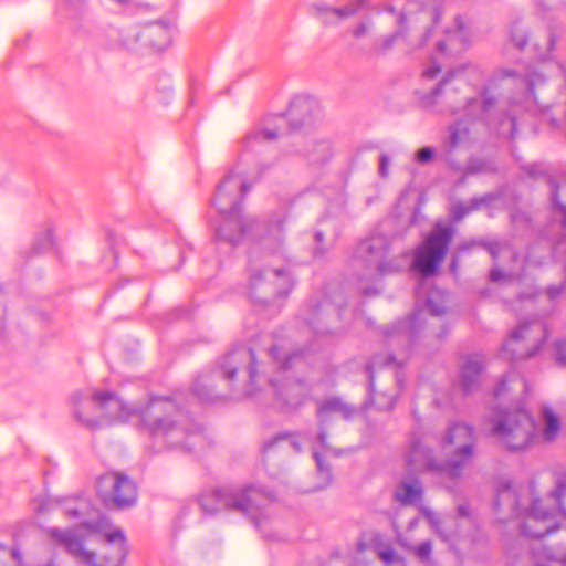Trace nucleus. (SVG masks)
Listing matches in <instances>:
<instances>
[{
    "label": "nucleus",
    "mask_w": 566,
    "mask_h": 566,
    "mask_svg": "<svg viewBox=\"0 0 566 566\" xmlns=\"http://www.w3.org/2000/svg\"><path fill=\"white\" fill-rule=\"evenodd\" d=\"M564 290H565V284L551 285L546 290L547 297L551 301H554L563 293Z\"/></svg>",
    "instance_id": "obj_48"
},
{
    "label": "nucleus",
    "mask_w": 566,
    "mask_h": 566,
    "mask_svg": "<svg viewBox=\"0 0 566 566\" xmlns=\"http://www.w3.org/2000/svg\"><path fill=\"white\" fill-rule=\"evenodd\" d=\"M270 500L268 493L253 485L222 486L200 497L202 511L216 514L222 510L254 517L255 513Z\"/></svg>",
    "instance_id": "obj_10"
},
{
    "label": "nucleus",
    "mask_w": 566,
    "mask_h": 566,
    "mask_svg": "<svg viewBox=\"0 0 566 566\" xmlns=\"http://www.w3.org/2000/svg\"><path fill=\"white\" fill-rule=\"evenodd\" d=\"M283 251V221L270 222L250 249L249 296L253 302L268 304L286 296L293 287L290 273L274 266L270 260H280Z\"/></svg>",
    "instance_id": "obj_3"
},
{
    "label": "nucleus",
    "mask_w": 566,
    "mask_h": 566,
    "mask_svg": "<svg viewBox=\"0 0 566 566\" xmlns=\"http://www.w3.org/2000/svg\"><path fill=\"white\" fill-rule=\"evenodd\" d=\"M422 493V484L418 479L403 480L397 486L395 497L405 505H412L421 500Z\"/></svg>",
    "instance_id": "obj_27"
},
{
    "label": "nucleus",
    "mask_w": 566,
    "mask_h": 566,
    "mask_svg": "<svg viewBox=\"0 0 566 566\" xmlns=\"http://www.w3.org/2000/svg\"><path fill=\"white\" fill-rule=\"evenodd\" d=\"M543 418L545 422L543 438L546 441H552L557 437L559 432V421L549 408L543 409Z\"/></svg>",
    "instance_id": "obj_33"
},
{
    "label": "nucleus",
    "mask_w": 566,
    "mask_h": 566,
    "mask_svg": "<svg viewBox=\"0 0 566 566\" xmlns=\"http://www.w3.org/2000/svg\"><path fill=\"white\" fill-rule=\"evenodd\" d=\"M123 44L136 53L165 51L171 44V25L155 21L134 28L124 35Z\"/></svg>",
    "instance_id": "obj_16"
},
{
    "label": "nucleus",
    "mask_w": 566,
    "mask_h": 566,
    "mask_svg": "<svg viewBox=\"0 0 566 566\" xmlns=\"http://www.w3.org/2000/svg\"><path fill=\"white\" fill-rule=\"evenodd\" d=\"M532 503L530 507L522 509L521 500L509 482L503 483L496 493L495 510L506 513L507 517L522 516L521 532L530 537L541 538L556 528L555 518L564 515L562 500L566 495V471L555 474V488L543 501L536 496L534 486L530 488Z\"/></svg>",
    "instance_id": "obj_5"
},
{
    "label": "nucleus",
    "mask_w": 566,
    "mask_h": 566,
    "mask_svg": "<svg viewBox=\"0 0 566 566\" xmlns=\"http://www.w3.org/2000/svg\"><path fill=\"white\" fill-rule=\"evenodd\" d=\"M96 492L108 509L123 510L137 501V488L133 480L119 472H108L96 481Z\"/></svg>",
    "instance_id": "obj_17"
},
{
    "label": "nucleus",
    "mask_w": 566,
    "mask_h": 566,
    "mask_svg": "<svg viewBox=\"0 0 566 566\" xmlns=\"http://www.w3.org/2000/svg\"><path fill=\"white\" fill-rule=\"evenodd\" d=\"M488 426L489 434L511 451L527 448L536 432L533 417L522 408L496 410L489 419Z\"/></svg>",
    "instance_id": "obj_11"
},
{
    "label": "nucleus",
    "mask_w": 566,
    "mask_h": 566,
    "mask_svg": "<svg viewBox=\"0 0 566 566\" xmlns=\"http://www.w3.org/2000/svg\"><path fill=\"white\" fill-rule=\"evenodd\" d=\"M434 149L431 146H424L415 154V161L420 165H426L433 159Z\"/></svg>",
    "instance_id": "obj_41"
},
{
    "label": "nucleus",
    "mask_w": 566,
    "mask_h": 566,
    "mask_svg": "<svg viewBox=\"0 0 566 566\" xmlns=\"http://www.w3.org/2000/svg\"><path fill=\"white\" fill-rule=\"evenodd\" d=\"M417 306L410 317L397 326V334L402 338H413L426 323V314L439 317L447 312V293L440 289H431L428 292L419 286L416 291Z\"/></svg>",
    "instance_id": "obj_13"
},
{
    "label": "nucleus",
    "mask_w": 566,
    "mask_h": 566,
    "mask_svg": "<svg viewBox=\"0 0 566 566\" xmlns=\"http://www.w3.org/2000/svg\"><path fill=\"white\" fill-rule=\"evenodd\" d=\"M469 130L461 122L450 126L449 145L450 148H457L463 140L468 138Z\"/></svg>",
    "instance_id": "obj_34"
},
{
    "label": "nucleus",
    "mask_w": 566,
    "mask_h": 566,
    "mask_svg": "<svg viewBox=\"0 0 566 566\" xmlns=\"http://www.w3.org/2000/svg\"><path fill=\"white\" fill-rule=\"evenodd\" d=\"M536 566H566V554L553 552L551 548H544L535 553Z\"/></svg>",
    "instance_id": "obj_32"
},
{
    "label": "nucleus",
    "mask_w": 566,
    "mask_h": 566,
    "mask_svg": "<svg viewBox=\"0 0 566 566\" xmlns=\"http://www.w3.org/2000/svg\"><path fill=\"white\" fill-rule=\"evenodd\" d=\"M273 126L258 128L247 135L243 142L244 151H258L263 143L272 142L281 134L279 132L280 124L285 123L287 120L286 117L283 115H277L273 117Z\"/></svg>",
    "instance_id": "obj_24"
},
{
    "label": "nucleus",
    "mask_w": 566,
    "mask_h": 566,
    "mask_svg": "<svg viewBox=\"0 0 566 566\" xmlns=\"http://www.w3.org/2000/svg\"><path fill=\"white\" fill-rule=\"evenodd\" d=\"M510 275H506L502 270L494 268L490 273V280L492 282H500L504 280L505 277H509Z\"/></svg>",
    "instance_id": "obj_51"
},
{
    "label": "nucleus",
    "mask_w": 566,
    "mask_h": 566,
    "mask_svg": "<svg viewBox=\"0 0 566 566\" xmlns=\"http://www.w3.org/2000/svg\"><path fill=\"white\" fill-rule=\"evenodd\" d=\"M471 43V31L461 17L453 20L452 25L444 29L441 36L437 38L433 28L428 29L421 36L416 48H427L430 52L451 57L464 52Z\"/></svg>",
    "instance_id": "obj_12"
},
{
    "label": "nucleus",
    "mask_w": 566,
    "mask_h": 566,
    "mask_svg": "<svg viewBox=\"0 0 566 566\" xmlns=\"http://www.w3.org/2000/svg\"><path fill=\"white\" fill-rule=\"evenodd\" d=\"M84 412L87 415V416H91V417H96V418H101L99 415H101V410H98V408H85L84 407Z\"/></svg>",
    "instance_id": "obj_55"
},
{
    "label": "nucleus",
    "mask_w": 566,
    "mask_h": 566,
    "mask_svg": "<svg viewBox=\"0 0 566 566\" xmlns=\"http://www.w3.org/2000/svg\"><path fill=\"white\" fill-rule=\"evenodd\" d=\"M319 112L318 103L308 96H296L290 104L286 116L294 129L310 123Z\"/></svg>",
    "instance_id": "obj_22"
},
{
    "label": "nucleus",
    "mask_w": 566,
    "mask_h": 566,
    "mask_svg": "<svg viewBox=\"0 0 566 566\" xmlns=\"http://www.w3.org/2000/svg\"><path fill=\"white\" fill-rule=\"evenodd\" d=\"M453 237L450 227H436L415 253L413 269L423 277L433 275L444 259Z\"/></svg>",
    "instance_id": "obj_15"
},
{
    "label": "nucleus",
    "mask_w": 566,
    "mask_h": 566,
    "mask_svg": "<svg viewBox=\"0 0 566 566\" xmlns=\"http://www.w3.org/2000/svg\"><path fill=\"white\" fill-rule=\"evenodd\" d=\"M363 293L365 295H374V294H377V289L376 287H366V289H361Z\"/></svg>",
    "instance_id": "obj_57"
},
{
    "label": "nucleus",
    "mask_w": 566,
    "mask_h": 566,
    "mask_svg": "<svg viewBox=\"0 0 566 566\" xmlns=\"http://www.w3.org/2000/svg\"><path fill=\"white\" fill-rule=\"evenodd\" d=\"M530 177H538L544 172L542 165L531 164L523 168Z\"/></svg>",
    "instance_id": "obj_49"
},
{
    "label": "nucleus",
    "mask_w": 566,
    "mask_h": 566,
    "mask_svg": "<svg viewBox=\"0 0 566 566\" xmlns=\"http://www.w3.org/2000/svg\"><path fill=\"white\" fill-rule=\"evenodd\" d=\"M555 41H556L555 36L551 33L548 35L547 41H546V49H547V51H551L554 48Z\"/></svg>",
    "instance_id": "obj_56"
},
{
    "label": "nucleus",
    "mask_w": 566,
    "mask_h": 566,
    "mask_svg": "<svg viewBox=\"0 0 566 566\" xmlns=\"http://www.w3.org/2000/svg\"><path fill=\"white\" fill-rule=\"evenodd\" d=\"M333 155V147L329 140H308L304 150V156L311 164H324Z\"/></svg>",
    "instance_id": "obj_28"
},
{
    "label": "nucleus",
    "mask_w": 566,
    "mask_h": 566,
    "mask_svg": "<svg viewBox=\"0 0 566 566\" xmlns=\"http://www.w3.org/2000/svg\"><path fill=\"white\" fill-rule=\"evenodd\" d=\"M252 392L253 391L251 389L247 390V395H252Z\"/></svg>",
    "instance_id": "obj_63"
},
{
    "label": "nucleus",
    "mask_w": 566,
    "mask_h": 566,
    "mask_svg": "<svg viewBox=\"0 0 566 566\" xmlns=\"http://www.w3.org/2000/svg\"><path fill=\"white\" fill-rule=\"evenodd\" d=\"M374 27L371 20L360 21L355 28L352 29V34L355 39H361L367 35Z\"/></svg>",
    "instance_id": "obj_42"
},
{
    "label": "nucleus",
    "mask_w": 566,
    "mask_h": 566,
    "mask_svg": "<svg viewBox=\"0 0 566 566\" xmlns=\"http://www.w3.org/2000/svg\"><path fill=\"white\" fill-rule=\"evenodd\" d=\"M328 224L327 220L321 221V228L317 229L314 233V240H315V250L314 253L316 255L323 254L326 250H328L335 242L338 231L334 230L329 233L326 226Z\"/></svg>",
    "instance_id": "obj_29"
},
{
    "label": "nucleus",
    "mask_w": 566,
    "mask_h": 566,
    "mask_svg": "<svg viewBox=\"0 0 566 566\" xmlns=\"http://www.w3.org/2000/svg\"><path fill=\"white\" fill-rule=\"evenodd\" d=\"M482 370L483 360L479 355L468 356L462 359L458 384L463 394H471L479 388Z\"/></svg>",
    "instance_id": "obj_23"
},
{
    "label": "nucleus",
    "mask_w": 566,
    "mask_h": 566,
    "mask_svg": "<svg viewBox=\"0 0 566 566\" xmlns=\"http://www.w3.org/2000/svg\"><path fill=\"white\" fill-rule=\"evenodd\" d=\"M53 244V234L51 230H46L42 233V235L35 242L36 251H44L52 247Z\"/></svg>",
    "instance_id": "obj_43"
},
{
    "label": "nucleus",
    "mask_w": 566,
    "mask_h": 566,
    "mask_svg": "<svg viewBox=\"0 0 566 566\" xmlns=\"http://www.w3.org/2000/svg\"><path fill=\"white\" fill-rule=\"evenodd\" d=\"M345 296L342 290L328 294L322 302L311 304L304 316L305 323L317 334L333 332L332 317L340 318L345 308Z\"/></svg>",
    "instance_id": "obj_19"
},
{
    "label": "nucleus",
    "mask_w": 566,
    "mask_h": 566,
    "mask_svg": "<svg viewBox=\"0 0 566 566\" xmlns=\"http://www.w3.org/2000/svg\"><path fill=\"white\" fill-rule=\"evenodd\" d=\"M250 186L241 172L230 171L218 185L212 206L216 207L220 222L216 227V239L231 245L238 244L252 222L241 213V199Z\"/></svg>",
    "instance_id": "obj_6"
},
{
    "label": "nucleus",
    "mask_w": 566,
    "mask_h": 566,
    "mask_svg": "<svg viewBox=\"0 0 566 566\" xmlns=\"http://www.w3.org/2000/svg\"><path fill=\"white\" fill-rule=\"evenodd\" d=\"M378 556L385 563V566H406L405 560L392 548L379 551Z\"/></svg>",
    "instance_id": "obj_39"
},
{
    "label": "nucleus",
    "mask_w": 566,
    "mask_h": 566,
    "mask_svg": "<svg viewBox=\"0 0 566 566\" xmlns=\"http://www.w3.org/2000/svg\"><path fill=\"white\" fill-rule=\"evenodd\" d=\"M317 442L321 444V447L323 449H327V444H326V433L324 430H321L318 436H317Z\"/></svg>",
    "instance_id": "obj_54"
},
{
    "label": "nucleus",
    "mask_w": 566,
    "mask_h": 566,
    "mask_svg": "<svg viewBox=\"0 0 566 566\" xmlns=\"http://www.w3.org/2000/svg\"><path fill=\"white\" fill-rule=\"evenodd\" d=\"M440 71H441V67L434 61H432L422 71V77L426 78V80H433V78H436L438 76Z\"/></svg>",
    "instance_id": "obj_45"
},
{
    "label": "nucleus",
    "mask_w": 566,
    "mask_h": 566,
    "mask_svg": "<svg viewBox=\"0 0 566 566\" xmlns=\"http://www.w3.org/2000/svg\"><path fill=\"white\" fill-rule=\"evenodd\" d=\"M458 513H459L460 516H467L469 514L468 507L464 506V505H460L458 507Z\"/></svg>",
    "instance_id": "obj_58"
},
{
    "label": "nucleus",
    "mask_w": 566,
    "mask_h": 566,
    "mask_svg": "<svg viewBox=\"0 0 566 566\" xmlns=\"http://www.w3.org/2000/svg\"><path fill=\"white\" fill-rule=\"evenodd\" d=\"M548 120H549V123H551L552 125H555V123H556L555 118H551V117H549V118H548Z\"/></svg>",
    "instance_id": "obj_60"
},
{
    "label": "nucleus",
    "mask_w": 566,
    "mask_h": 566,
    "mask_svg": "<svg viewBox=\"0 0 566 566\" xmlns=\"http://www.w3.org/2000/svg\"><path fill=\"white\" fill-rule=\"evenodd\" d=\"M244 371L252 386L258 376L254 350L250 347H238L229 352L220 361L219 368L214 373L200 375L193 382L192 394L202 402L214 401L223 396L214 392L216 375L232 384L238 373Z\"/></svg>",
    "instance_id": "obj_9"
},
{
    "label": "nucleus",
    "mask_w": 566,
    "mask_h": 566,
    "mask_svg": "<svg viewBox=\"0 0 566 566\" xmlns=\"http://www.w3.org/2000/svg\"><path fill=\"white\" fill-rule=\"evenodd\" d=\"M436 403H437L438 406H441V405H442V402H441L438 398L436 399Z\"/></svg>",
    "instance_id": "obj_62"
},
{
    "label": "nucleus",
    "mask_w": 566,
    "mask_h": 566,
    "mask_svg": "<svg viewBox=\"0 0 566 566\" xmlns=\"http://www.w3.org/2000/svg\"><path fill=\"white\" fill-rule=\"evenodd\" d=\"M565 249H566V239H563V240H560V241L556 244V247H555V249H554V253H555V255H559V254H560Z\"/></svg>",
    "instance_id": "obj_53"
},
{
    "label": "nucleus",
    "mask_w": 566,
    "mask_h": 566,
    "mask_svg": "<svg viewBox=\"0 0 566 566\" xmlns=\"http://www.w3.org/2000/svg\"><path fill=\"white\" fill-rule=\"evenodd\" d=\"M428 518L430 523L433 525L434 531L439 533L444 541H450V537L440 528L438 517L433 514H429Z\"/></svg>",
    "instance_id": "obj_50"
},
{
    "label": "nucleus",
    "mask_w": 566,
    "mask_h": 566,
    "mask_svg": "<svg viewBox=\"0 0 566 566\" xmlns=\"http://www.w3.org/2000/svg\"><path fill=\"white\" fill-rule=\"evenodd\" d=\"M88 506V503L81 499L72 504H66L65 514L67 517H80L87 514Z\"/></svg>",
    "instance_id": "obj_38"
},
{
    "label": "nucleus",
    "mask_w": 566,
    "mask_h": 566,
    "mask_svg": "<svg viewBox=\"0 0 566 566\" xmlns=\"http://www.w3.org/2000/svg\"><path fill=\"white\" fill-rule=\"evenodd\" d=\"M368 3L369 0H348L345 4L333 7L324 1H315L308 4L307 12L324 27H333L365 10Z\"/></svg>",
    "instance_id": "obj_20"
},
{
    "label": "nucleus",
    "mask_w": 566,
    "mask_h": 566,
    "mask_svg": "<svg viewBox=\"0 0 566 566\" xmlns=\"http://www.w3.org/2000/svg\"><path fill=\"white\" fill-rule=\"evenodd\" d=\"M507 381H509L507 378H503L501 380V382L497 385V387L494 390V396L495 397H500V396H502L506 391Z\"/></svg>",
    "instance_id": "obj_52"
},
{
    "label": "nucleus",
    "mask_w": 566,
    "mask_h": 566,
    "mask_svg": "<svg viewBox=\"0 0 566 566\" xmlns=\"http://www.w3.org/2000/svg\"><path fill=\"white\" fill-rule=\"evenodd\" d=\"M545 326L538 319L521 323L503 344L501 356L515 360L534 356L546 340Z\"/></svg>",
    "instance_id": "obj_14"
},
{
    "label": "nucleus",
    "mask_w": 566,
    "mask_h": 566,
    "mask_svg": "<svg viewBox=\"0 0 566 566\" xmlns=\"http://www.w3.org/2000/svg\"><path fill=\"white\" fill-rule=\"evenodd\" d=\"M269 355L276 369L269 379L275 402L281 408H296L306 396L307 386L304 381L291 379L286 373L303 361V353L293 350L286 340H276L269 348Z\"/></svg>",
    "instance_id": "obj_8"
},
{
    "label": "nucleus",
    "mask_w": 566,
    "mask_h": 566,
    "mask_svg": "<svg viewBox=\"0 0 566 566\" xmlns=\"http://www.w3.org/2000/svg\"><path fill=\"white\" fill-rule=\"evenodd\" d=\"M313 458L316 461L317 473H318L319 479L322 480V484L318 488H324L332 480L331 468L328 467V464H326L324 462L319 451L316 448L313 449Z\"/></svg>",
    "instance_id": "obj_35"
},
{
    "label": "nucleus",
    "mask_w": 566,
    "mask_h": 566,
    "mask_svg": "<svg viewBox=\"0 0 566 566\" xmlns=\"http://www.w3.org/2000/svg\"><path fill=\"white\" fill-rule=\"evenodd\" d=\"M193 103H195V99H193V97H191L190 104L192 105Z\"/></svg>",
    "instance_id": "obj_64"
},
{
    "label": "nucleus",
    "mask_w": 566,
    "mask_h": 566,
    "mask_svg": "<svg viewBox=\"0 0 566 566\" xmlns=\"http://www.w3.org/2000/svg\"><path fill=\"white\" fill-rule=\"evenodd\" d=\"M475 245L484 247L493 259H496L501 254L502 250L504 249L503 245L499 242H485L484 243V242H479V241H470V242L463 243L459 249L460 250H470L471 248H473Z\"/></svg>",
    "instance_id": "obj_36"
},
{
    "label": "nucleus",
    "mask_w": 566,
    "mask_h": 566,
    "mask_svg": "<svg viewBox=\"0 0 566 566\" xmlns=\"http://www.w3.org/2000/svg\"><path fill=\"white\" fill-rule=\"evenodd\" d=\"M13 556H14V558L18 559L19 558V553L18 552H13Z\"/></svg>",
    "instance_id": "obj_61"
},
{
    "label": "nucleus",
    "mask_w": 566,
    "mask_h": 566,
    "mask_svg": "<svg viewBox=\"0 0 566 566\" xmlns=\"http://www.w3.org/2000/svg\"><path fill=\"white\" fill-rule=\"evenodd\" d=\"M493 198L492 195H485L480 198H474L468 203L458 202L452 206L451 217L454 221L462 220L470 212L480 209L483 205L488 203Z\"/></svg>",
    "instance_id": "obj_31"
},
{
    "label": "nucleus",
    "mask_w": 566,
    "mask_h": 566,
    "mask_svg": "<svg viewBox=\"0 0 566 566\" xmlns=\"http://www.w3.org/2000/svg\"><path fill=\"white\" fill-rule=\"evenodd\" d=\"M301 450L302 447L297 437L292 433L277 434L263 447V453L269 459L276 454L287 457L298 453Z\"/></svg>",
    "instance_id": "obj_25"
},
{
    "label": "nucleus",
    "mask_w": 566,
    "mask_h": 566,
    "mask_svg": "<svg viewBox=\"0 0 566 566\" xmlns=\"http://www.w3.org/2000/svg\"><path fill=\"white\" fill-rule=\"evenodd\" d=\"M354 413L355 409L342 401L339 398H329L317 409V416L321 422H325L334 416L349 419Z\"/></svg>",
    "instance_id": "obj_26"
},
{
    "label": "nucleus",
    "mask_w": 566,
    "mask_h": 566,
    "mask_svg": "<svg viewBox=\"0 0 566 566\" xmlns=\"http://www.w3.org/2000/svg\"><path fill=\"white\" fill-rule=\"evenodd\" d=\"M433 14L431 11L422 10L417 17L410 15L408 13H400L398 18L399 28L396 32L387 35H381L373 43V51L377 54H386L389 52L396 42L406 36L407 33V24L408 23H417L423 20H432Z\"/></svg>",
    "instance_id": "obj_21"
},
{
    "label": "nucleus",
    "mask_w": 566,
    "mask_h": 566,
    "mask_svg": "<svg viewBox=\"0 0 566 566\" xmlns=\"http://www.w3.org/2000/svg\"><path fill=\"white\" fill-rule=\"evenodd\" d=\"M556 354L558 361L566 366V339L556 343Z\"/></svg>",
    "instance_id": "obj_47"
},
{
    "label": "nucleus",
    "mask_w": 566,
    "mask_h": 566,
    "mask_svg": "<svg viewBox=\"0 0 566 566\" xmlns=\"http://www.w3.org/2000/svg\"><path fill=\"white\" fill-rule=\"evenodd\" d=\"M469 169L472 172H492L495 170V167L492 164L483 160H472Z\"/></svg>",
    "instance_id": "obj_44"
},
{
    "label": "nucleus",
    "mask_w": 566,
    "mask_h": 566,
    "mask_svg": "<svg viewBox=\"0 0 566 566\" xmlns=\"http://www.w3.org/2000/svg\"><path fill=\"white\" fill-rule=\"evenodd\" d=\"M394 363H397L399 365L401 364V361H397V358L395 356H389L387 364H394Z\"/></svg>",
    "instance_id": "obj_59"
},
{
    "label": "nucleus",
    "mask_w": 566,
    "mask_h": 566,
    "mask_svg": "<svg viewBox=\"0 0 566 566\" xmlns=\"http://www.w3.org/2000/svg\"><path fill=\"white\" fill-rule=\"evenodd\" d=\"M440 443L446 452H450L444 462H438L422 440H412L406 455L408 470L432 473L451 480L460 478L475 453L473 427L462 421H453L442 433Z\"/></svg>",
    "instance_id": "obj_4"
},
{
    "label": "nucleus",
    "mask_w": 566,
    "mask_h": 566,
    "mask_svg": "<svg viewBox=\"0 0 566 566\" xmlns=\"http://www.w3.org/2000/svg\"><path fill=\"white\" fill-rule=\"evenodd\" d=\"M548 69L563 76L565 75V69L558 62L542 64L527 72L524 77L513 70L499 69L489 80L482 97H469L461 94L468 88L467 81L462 73L452 71L447 73L429 93L418 92L419 99L424 107H434L441 104L444 107L442 111L446 109L452 114L463 113L467 117L481 118L491 124L496 103L494 92L503 85L509 87L510 85L521 84L527 88V93L523 95V101H509V109L499 122L500 134L513 139L518 125L517 113L525 111L532 116L546 117L551 103L545 97L546 77L544 72Z\"/></svg>",
    "instance_id": "obj_1"
},
{
    "label": "nucleus",
    "mask_w": 566,
    "mask_h": 566,
    "mask_svg": "<svg viewBox=\"0 0 566 566\" xmlns=\"http://www.w3.org/2000/svg\"><path fill=\"white\" fill-rule=\"evenodd\" d=\"M390 159L387 155H381L379 158L378 172L381 178H387L389 175Z\"/></svg>",
    "instance_id": "obj_46"
},
{
    "label": "nucleus",
    "mask_w": 566,
    "mask_h": 566,
    "mask_svg": "<svg viewBox=\"0 0 566 566\" xmlns=\"http://www.w3.org/2000/svg\"><path fill=\"white\" fill-rule=\"evenodd\" d=\"M367 373L369 378V400L370 403L374 405L379 410H388L392 408L395 403V397L392 395H388L386 392H377L374 389V374L373 366H367Z\"/></svg>",
    "instance_id": "obj_30"
},
{
    "label": "nucleus",
    "mask_w": 566,
    "mask_h": 566,
    "mask_svg": "<svg viewBox=\"0 0 566 566\" xmlns=\"http://www.w3.org/2000/svg\"><path fill=\"white\" fill-rule=\"evenodd\" d=\"M82 528H86L88 533H96L99 531V524L84 522L75 530L53 527L50 530V535L67 553L90 566H122L127 548L126 537L120 528H115L105 534L106 552L98 560L94 552L84 548V538L80 535Z\"/></svg>",
    "instance_id": "obj_7"
},
{
    "label": "nucleus",
    "mask_w": 566,
    "mask_h": 566,
    "mask_svg": "<svg viewBox=\"0 0 566 566\" xmlns=\"http://www.w3.org/2000/svg\"><path fill=\"white\" fill-rule=\"evenodd\" d=\"M70 403L74 419L90 430L137 417L151 437L163 438L170 447L181 446L180 438L186 437L188 443L182 448L190 451L202 440L201 434H186L180 426L185 415L169 398L156 397L145 405L129 407L113 392L86 390L72 394Z\"/></svg>",
    "instance_id": "obj_2"
},
{
    "label": "nucleus",
    "mask_w": 566,
    "mask_h": 566,
    "mask_svg": "<svg viewBox=\"0 0 566 566\" xmlns=\"http://www.w3.org/2000/svg\"><path fill=\"white\" fill-rule=\"evenodd\" d=\"M511 42L518 49H523L527 43V32L520 25L514 24L511 30Z\"/></svg>",
    "instance_id": "obj_40"
},
{
    "label": "nucleus",
    "mask_w": 566,
    "mask_h": 566,
    "mask_svg": "<svg viewBox=\"0 0 566 566\" xmlns=\"http://www.w3.org/2000/svg\"><path fill=\"white\" fill-rule=\"evenodd\" d=\"M388 241L384 235H371L361 241L356 249V259L367 270V276L374 277L396 272L400 266L394 259L387 260Z\"/></svg>",
    "instance_id": "obj_18"
},
{
    "label": "nucleus",
    "mask_w": 566,
    "mask_h": 566,
    "mask_svg": "<svg viewBox=\"0 0 566 566\" xmlns=\"http://www.w3.org/2000/svg\"><path fill=\"white\" fill-rule=\"evenodd\" d=\"M412 552L417 558L426 565L431 564L432 543L431 541H424L412 548Z\"/></svg>",
    "instance_id": "obj_37"
}]
</instances>
